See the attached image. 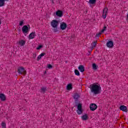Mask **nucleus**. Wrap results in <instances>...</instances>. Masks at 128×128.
<instances>
[{"mask_svg": "<svg viewBox=\"0 0 128 128\" xmlns=\"http://www.w3.org/2000/svg\"><path fill=\"white\" fill-rule=\"evenodd\" d=\"M90 90L94 94H98L102 92V87L100 85L92 84L90 85Z\"/></svg>", "mask_w": 128, "mask_h": 128, "instance_id": "obj_1", "label": "nucleus"}, {"mask_svg": "<svg viewBox=\"0 0 128 128\" xmlns=\"http://www.w3.org/2000/svg\"><path fill=\"white\" fill-rule=\"evenodd\" d=\"M51 26L54 28V32H58V21L56 20H53L50 23Z\"/></svg>", "mask_w": 128, "mask_h": 128, "instance_id": "obj_2", "label": "nucleus"}, {"mask_svg": "<svg viewBox=\"0 0 128 128\" xmlns=\"http://www.w3.org/2000/svg\"><path fill=\"white\" fill-rule=\"evenodd\" d=\"M30 30V25H25L22 28V32L24 36H26V34H28Z\"/></svg>", "mask_w": 128, "mask_h": 128, "instance_id": "obj_3", "label": "nucleus"}, {"mask_svg": "<svg viewBox=\"0 0 128 128\" xmlns=\"http://www.w3.org/2000/svg\"><path fill=\"white\" fill-rule=\"evenodd\" d=\"M82 106L81 104H79L78 105L76 112L78 114H82Z\"/></svg>", "mask_w": 128, "mask_h": 128, "instance_id": "obj_4", "label": "nucleus"}, {"mask_svg": "<svg viewBox=\"0 0 128 128\" xmlns=\"http://www.w3.org/2000/svg\"><path fill=\"white\" fill-rule=\"evenodd\" d=\"M18 72L20 74H26V71L24 70V68L22 67H20L19 68H18Z\"/></svg>", "mask_w": 128, "mask_h": 128, "instance_id": "obj_5", "label": "nucleus"}, {"mask_svg": "<svg viewBox=\"0 0 128 128\" xmlns=\"http://www.w3.org/2000/svg\"><path fill=\"white\" fill-rule=\"evenodd\" d=\"M67 26L68 25L64 22L60 23V28H61L62 30H64L66 28Z\"/></svg>", "mask_w": 128, "mask_h": 128, "instance_id": "obj_6", "label": "nucleus"}, {"mask_svg": "<svg viewBox=\"0 0 128 128\" xmlns=\"http://www.w3.org/2000/svg\"><path fill=\"white\" fill-rule=\"evenodd\" d=\"M108 8H104L103 10V14L102 16L104 19L106 18V14H108Z\"/></svg>", "mask_w": 128, "mask_h": 128, "instance_id": "obj_7", "label": "nucleus"}, {"mask_svg": "<svg viewBox=\"0 0 128 128\" xmlns=\"http://www.w3.org/2000/svg\"><path fill=\"white\" fill-rule=\"evenodd\" d=\"M98 108V106L94 104H92L90 105V110L94 112V110H96Z\"/></svg>", "mask_w": 128, "mask_h": 128, "instance_id": "obj_8", "label": "nucleus"}, {"mask_svg": "<svg viewBox=\"0 0 128 128\" xmlns=\"http://www.w3.org/2000/svg\"><path fill=\"white\" fill-rule=\"evenodd\" d=\"M106 46L108 48H112L114 46V42L112 40H109L106 43Z\"/></svg>", "mask_w": 128, "mask_h": 128, "instance_id": "obj_9", "label": "nucleus"}, {"mask_svg": "<svg viewBox=\"0 0 128 128\" xmlns=\"http://www.w3.org/2000/svg\"><path fill=\"white\" fill-rule=\"evenodd\" d=\"M120 110H122V112H128V108L125 106H121L120 107Z\"/></svg>", "mask_w": 128, "mask_h": 128, "instance_id": "obj_10", "label": "nucleus"}, {"mask_svg": "<svg viewBox=\"0 0 128 128\" xmlns=\"http://www.w3.org/2000/svg\"><path fill=\"white\" fill-rule=\"evenodd\" d=\"M0 100L2 102H4L6 100V95L4 94H0Z\"/></svg>", "mask_w": 128, "mask_h": 128, "instance_id": "obj_11", "label": "nucleus"}, {"mask_svg": "<svg viewBox=\"0 0 128 128\" xmlns=\"http://www.w3.org/2000/svg\"><path fill=\"white\" fill-rule=\"evenodd\" d=\"M34 38H36V32H32L29 34V40H32Z\"/></svg>", "mask_w": 128, "mask_h": 128, "instance_id": "obj_12", "label": "nucleus"}, {"mask_svg": "<svg viewBox=\"0 0 128 128\" xmlns=\"http://www.w3.org/2000/svg\"><path fill=\"white\" fill-rule=\"evenodd\" d=\"M17 44H18L20 46H23L24 44H26V41L24 40H20Z\"/></svg>", "mask_w": 128, "mask_h": 128, "instance_id": "obj_13", "label": "nucleus"}, {"mask_svg": "<svg viewBox=\"0 0 128 128\" xmlns=\"http://www.w3.org/2000/svg\"><path fill=\"white\" fill-rule=\"evenodd\" d=\"M56 16L59 18H62V12L60 10H58L56 12Z\"/></svg>", "mask_w": 128, "mask_h": 128, "instance_id": "obj_14", "label": "nucleus"}, {"mask_svg": "<svg viewBox=\"0 0 128 128\" xmlns=\"http://www.w3.org/2000/svg\"><path fill=\"white\" fill-rule=\"evenodd\" d=\"M78 68L81 72H84V66L82 65L79 66Z\"/></svg>", "mask_w": 128, "mask_h": 128, "instance_id": "obj_15", "label": "nucleus"}, {"mask_svg": "<svg viewBox=\"0 0 128 128\" xmlns=\"http://www.w3.org/2000/svg\"><path fill=\"white\" fill-rule=\"evenodd\" d=\"M66 90H72V84H69L66 86Z\"/></svg>", "mask_w": 128, "mask_h": 128, "instance_id": "obj_16", "label": "nucleus"}, {"mask_svg": "<svg viewBox=\"0 0 128 128\" xmlns=\"http://www.w3.org/2000/svg\"><path fill=\"white\" fill-rule=\"evenodd\" d=\"M82 120H86L88 118V114H85L82 116Z\"/></svg>", "mask_w": 128, "mask_h": 128, "instance_id": "obj_17", "label": "nucleus"}, {"mask_svg": "<svg viewBox=\"0 0 128 128\" xmlns=\"http://www.w3.org/2000/svg\"><path fill=\"white\" fill-rule=\"evenodd\" d=\"M73 98H74V100H78V98H80V95L76 93L74 94Z\"/></svg>", "mask_w": 128, "mask_h": 128, "instance_id": "obj_18", "label": "nucleus"}, {"mask_svg": "<svg viewBox=\"0 0 128 128\" xmlns=\"http://www.w3.org/2000/svg\"><path fill=\"white\" fill-rule=\"evenodd\" d=\"M98 44V42L97 41H94L93 42L92 44V48H94L96 46V44Z\"/></svg>", "mask_w": 128, "mask_h": 128, "instance_id": "obj_19", "label": "nucleus"}, {"mask_svg": "<svg viewBox=\"0 0 128 128\" xmlns=\"http://www.w3.org/2000/svg\"><path fill=\"white\" fill-rule=\"evenodd\" d=\"M46 56L45 53H42L40 54L38 56L37 60H40V58H42V56Z\"/></svg>", "mask_w": 128, "mask_h": 128, "instance_id": "obj_20", "label": "nucleus"}, {"mask_svg": "<svg viewBox=\"0 0 128 128\" xmlns=\"http://www.w3.org/2000/svg\"><path fill=\"white\" fill-rule=\"evenodd\" d=\"M46 87H42L41 89H40V92H44H44H46Z\"/></svg>", "mask_w": 128, "mask_h": 128, "instance_id": "obj_21", "label": "nucleus"}, {"mask_svg": "<svg viewBox=\"0 0 128 128\" xmlns=\"http://www.w3.org/2000/svg\"><path fill=\"white\" fill-rule=\"evenodd\" d=\"M92 68L93 70H98V66L94 63L92 64Z\"/></svg>", "mask_w": 128, "mask_h": 128, "instance_id": "obj_22", "label": "nucleus"}, {"mask_svg": "<svg viewBox=\"0 0 128 128\" xmlns=\"http://www.w3.org/2000/svg\"><path fill=\"white\" fill-rule=\"evenodd\" d=\"M4 6V0H0V6Z\"/></svg>", "mask_w": 128, "mask_h": 128, "instance_id": "obj_23", "label": "nucleus"}, {"mask_svg": "<svg viewBox=\"0 0 128 128\" xmlns=\"http://www.w3.org/2000/svg\"><path fill=\"white\" fill-rule=\"evenodd\" d=\"M74 72H75V74L76 76H80V72L78 71V70H74Z\"/></svg>", "mask_w": 128, "mask_h": 128, "instance_id": "obj_24", "label": "nucleus"}, {"mask_svg": "<svg viewBox=\"0 0 128 128\" xmlns=\"http://www.w3.org/2000/svg\"><path fill=\"white\" fill-rule=\"evenodd\" d=\"M1 126L2 128H6V122H2Z\"/></svg>", "mask_w": 128, "mask_h": 128, "instance_id": "obj_25", "label": "nucleus"}, {"mask_svg": "<svg viewBox=\"0 0 128 128\" xmlns=\"http://www.w3.org/2000/svg\"><path fill=\"white\" fill-rule=\"evenodd\" d=\"M89 2L90 4H96V0H89Z\"/></svg>", "mask_w": 128, "mask_h": 128, "instance_id": "obj_26", "label": "nucleus"}, {"mask_svg": "<svg viewBox=\"0 0 128 128\" xmlns=\"http://www.w3.org/2000/svg\"><path fill=\"white\" fill-rule=\"evenodd\" d=\"M105 30H106V26H104L103 28V29L102 30L101 32H105Z\"/></svg>", "mask_w": 128, "mask_h": 128, "instance_id": "obj_27", "label": "nucleus"}, {"mask_svg": "<svg viewBox=\"0 0 128 128\" xmlns=\"http://www.w3.org/2000/svg\"><path fill=\"white\" fill-rule=\"evenodd\" d=\"M42 48V46L40 45L38 47L36 48V50H40Z\"/></svg>", "mask_w": 128, "mask_h": 128, "instance_id": "obj_28", "label": "nucleus"}, {"mask_svg": "<svg viewBox=\"0 0 128 128\" xmlns=\"http://www.w3.org/2000/svg\"><path fill=\"white\" fill-rule=\"evenodd\" d=\"M24 24V21H20L19 26H22Z\"/></svg>", "mask_w": 128, "mask_h": 128, "instance_id": "obj_29", "label": "nucleus"}, {"mask_svg": "<svg viewBox=\"0 0 128 128\" xmlns=\"http://www.w3.org/2000/svg\"><path fill=\"white\" fill-rule=\"evenodd\" d=\"M48 68H52V66L50 64H49L48 65Z\"/></svg>", "mask_w": 128, "mask_h": 128, "instance_id": "obj_30", "label": "nucleus"}, {"mask_svg": "<svg viewBox=\"0 0 128 128\" xmlns=\"http://www.w3.org/2000/svg\"><path fill=\"white\" fill-rule=\"evenodd\" d=\"M36 56V54H33V58H35Z\"/></svg>", "mask_w": 128, "mask_h": 128, "instance_id": "obj_31", "label": "nucleus"}, {"mask_svg": "<svg viewBox=\"0 0 128 128\" xmlns=\"http://www.w3.org/2000/svg\"><path fill=\"white\" fill-rule=\"evenodd\" d=\"M100 34H101L99 33L98 34H96V36H98Z\"/></svg>", "mask_w": 128, "mask_h": 128, "instance_id": "obj_32", "label": "nucleus"}, {"mask_svg": "<svg viewBox=\"0 0 128 128\" xmlns=\"http://www.w3.org/2000/svg\"><path fill=\"white\" fill-rule=\"evenodd\" d=\"M52 4H54V0H52Z\"/></svg>", "mask_w": 128, "mask_h": 128, "instance_id": "obj_33", "label": "nucleus"}, {"mask_svg": "<svg viewBox=\"0 0 128 128\" xmlns=\"http://www.w3.org/2000/svg\"><path fill=\"white\" fill-rule=\"evenodd\" d=\"M2 24V22L0 21V25Z\"/></svg>", "mask_w": 128, "mask_h": 128, "instance_id": "obj_34", "label": "nucleus"}, {"mask_svg": "<svg viewBox=\"0 0 128 128\" xmlns=\"http://www.w3.org/2000/svg\"><path fill=\"white\" fill-rule=\"evenodd\" d=\"M66 63L68 62V61H66Z\"/></svg>", "mask_w": 128, "mask_h": 128, "instance_id": "obj_35", "label": "nucleus"}, {"mask_svg": "<svg viewBox=\"0 0 128 128\" xmlns=\"http://www.w3.org/2000/svg\"><path fill=\"white\" fill-rule=\"evenodd\" d=\"M6 0H4V2H6Z\"/></svg>", "mask_w": 128, "mask_h": 128, "instance_id": "obj_36", "label": "nucleus"}]
</instances>
